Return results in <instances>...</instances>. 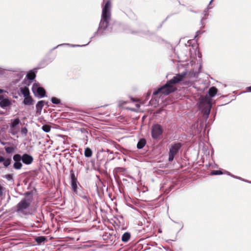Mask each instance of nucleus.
Here are the masks:
<instances>
[{
	"label": "nucleus",
	"mask_w": 251,
	"mask_h": 251,
	"mask_svg": "<svg viewBox=\"0 0 251 251\" xmlns=\"http://www.w3.org/2000/svg\"><path fill=\"white\" fill-rule=\"evenodd\" d=\"M186 72H183L181 74H177L176 75L174 76L172 79L167 81L165 85L154 91L153 94L154 95H156L159 93H161L165 95H168L174 92L176 90V87L175 85L182 81L186 76Z\"/></svg>",
	"instance_id": "f257e3e1"
},
{
	"label": "nucleus",
	"mask_w": 251,
	"mask_h": 251,
	"mask_svg": "<svg viewBox=\"0 0 251 251\" xmlns=\"http://www.w3.org/2000/svg\"><path fill=\"white\" fill-rule=\"evenodd\" d=\"M32 199L26 197L22 200L16 206L15 211L20 215H28L32 213L31 207Z\"/></svg>",
	"instance_id": "f03ea898"
},
{
	"label": "nucleus",
	"mask_w": 251,
	"mask_h": 251,
	"mask_svg": "<svg viewBox=\"0 0 251 251\" xmlns=\"http://www.w3.org/2000/svg\"><path fill=\"white\" fill-rule=\"evenodd\" d=\"M111 3L107 1L102 8V17L99 25V29H105L110 19Z\"/></svg>",
	"instance_id": "7ed1b4c3"
},
{
	"label": "nucleus",
	"mask_w": 251,
	"mask_h": 251,
	"mask_svg": "<svg viewBox=\"0 0 251 251\" xmlns=\"http://www.w3.org/2000/svg\"><path fill=\"white\" fill-rule=\"evenodd\" d=\"M199 106V108L203 112L204 115L208 117L211 108L210 100L207 96L201 97L200 98Z\"/></svg>",
	"instance_id": "20e7f679"
},
{
	"label": "nucleus",
	"mask_w": 251,
	"mask_h": 251,
	"mask_svg": "<svg viewBox=\"0 0 251 251\" xmlns=\"http://www.w3.org/2000/svg\"><path fill=\"white\" fill-rule=\"evenodd\" d=\"M32 90L34 95L40 98H43L46 96L45 89L41 87L38 83H35L33 84Z\"/></svg>",
	"instance_id": "39448f33"
},
{
	"label": "nucleus",
	"mask_w": 251,
	"mask_h": 251,
	"mask_svg": "<svg viewBox=\"0 0 251 251\" xmlns=\"http://www.w3.org/2000/svg\"><path fill=\"white\" fill-rule=\"evenodd\" d=\"M181 147V144L179 143H175L171 145L169 153V160L170 161L173 160L175 156L178 152Z\"/></svg>",
	"instance_id": "423d86ee"
},
{
	"label": "nucleus",
	"mask_w": 251,
	"mask_h": 251,
	"mask_svg": "<svg viewBox=\"0 0 251 251\" xmlns=\"http://www.w3.org/2000/svg\"><path fill=\"white\" fill-rule=\"evenodd\" d=\"M163 128L162 126L156 124L152 126L151 128V136L154 139H157L162 133Z\"/></svg>",
	"instance_id": "0eeeda50"
},
{
	"label": "nucleus",
	"mask_w": 251,
	"mask_h": 251,
	"mask_svg": "<svg viewBox=\"0 0 251 251\" xmlns=\"http://www.w3.org/2000/svg\"><path fill=\"white\" fill-rule=\"evenodd\" d=\"M19 123L20 120L19 118H16L14 120L11 121L10 127V132L12 135H15L18 132L19 130Z\"/></svg>",
	"instance_id": "6e6552de"
},
{
	"label": "nucleus",
	"mask_w": 251,
	"mask_h": 251,
	"mask_svg": "<svg viewBox=\"0 0 251 251\" xmlns=\"http://www.w3.org/2000/svg\"><path fill=\"white\" fill-rule=\"evenodd\" d=\"M13 160L15 163L13 165V167L17 170H19L22 167V164L21 162V156L20 154H16L13 156Z\"/></svg>",
	"instance_id": "1a4fd4ad"
},
{
	"label": "nucleus",
	"mask_w": 251,
	"mask_h": 251,
	"mask_svg": "<svg viewBox=\"0 0 251 251\" xmlns=\"http://www.w3.org/2000/svg\"><path fill=\"white\" fill-rule=\"evenodd\" d=\"M71 187L73 191L75 193H77V180L76 178L75 177L74 174H71Z\"/></svg>",
	"instance_id": "9d476101"
},
{
	"label": "nucleus",
	"mask_w": 251,
	"mask_h": 251,
	"mask_svg": "<svg viewBox=\"0 0 251 251\" xmlns=\"http://www.w3.org/2000/svg\"><path fill=\"white\" fill-rule=\"evenodd\" d=\"M21 160L26 165H29L31 164L33 162V157L26 153L24 154L22 156H21Z\"/></svg>",
	"instance_id": "9b49d317"
},
{
	"label": "nucleus",
	"mask_w": 251,
	"mask_h": 251,
	"mask_svg": "<svg viewBox=\"0 0 251 251\" xmlns=\"http://www.w3.org/2000/svg\"><path fill=\"white\" fill-rule=\"evenodd\" d=\"M0 98L1 97L0 96ZM10 105V101L7 99H0V106L1 107L4 108L9 106Z\"/></svg>",
	"instance_id": "f8f14e48"
},
{
	"label": "nucleus",
	"mask_w": 251,
	"mask_h": 251,
	"mask_svg": "<svg viewBox=\"0 0 251 251\" xmlns=\"http://www.w3.org/2000/svg\"><path fill=\"white\" fill-rule=\"evenodd\" d=\"M46 103L45 101L44 100H40L37 102L36 105V112L37 113H41L42 108Z\"/></svg>",
	"instance_id": "ddd939ff"
},
{
	"label": "nucleus",
	"mask_w": 251,
	"mask_h": 251,
	"mask_svg": "<svg viewBox=\"0 0 251 251\" xmlns=\"http://www.w3.org/2000/svg\"><path fill=\"white\" fill-rule=\"evenodd\" d=\"M25 99L23 100V103L26 105H30L33 104V99L30 96L24 97Z\"/></svg>",
	"instance_id": "4468645a"
},
{
	"label": "nucleus",
	"mask_w": 251,
	"mask_h": 251,
	"mask_svg": "<svg viewBox=\"0 0 251 251\" xmlns=\"http://www.w3.org/2000/svg\"><path fill=\"white\" fill-rule=\"evenodd\" d=\"M20 91L24 97L29 96L30 95L29 89L26 87L21 88Z\"/></svg>",
	"instance_id": "2eb2a0df"
},
{
	"label": "nucleus",
	"mask_w": 251,
	"mask_h": 251,
	"mask_svg": "<svg viewBox=\"0 0 251 251\" xmlns=\"http://www.w3.org/2000/svg\"><path fill=\"white\" fill-rule=\"evenodd\" d=\"M217 93V89L215 87H211L208 90V94L211 97H214Z\"/></svg>",
	"instance_id": "dca6fc26"
},
{
	"label": "nucleus",
	"mask_w": 251,
	"mask_h": 251,
	"mask_svg": "<svg viewBox=\"0 0 251 251\" xmlns=\"http://www.w3.org/2000/svg\"><path fill=\"white\" fill-rule=\"evenodd\" d=\"M146 143V140L144 139H141L138 142L137 148L139 149H141L145 146Z\"/></svg>",
	"instance_id": "f3484780"
},
{
	"label": "nucleus",
	"mask_w": 251,
	"mask_h": 251,
	"mask_svg": "<svg viewBox=\"0 0 251 251\" xmlns=\"http://www.w3.org/2000/svg\"><path fill=\"white\" fill-rule=\"evenodd\" d=\"M130 237V234L128 232H125L122 235V241H123L124 242H126L129 240Z\"/></svg>",
	"instance_id": "a211bd4d"
},
{
	"label": "nucleus",
	"mask_w": 251,
	"mask_h": 251,
	"mask_svg": "<svg viewBox=\"0 0 251 251\" xmlns=\"http://www.w3.org/2000/svg\"><path fill=\"white\" fill-rule=\"evenodd\" d=\"M84 155H85V156L86 157H91L92 155V151L89 148H87L85 150Z\"/></svg>",
	"instance_id": "6ab92c4d"
},
{
	"label": "nucleus",
	"mask_w": 251,
	"mask_h": 251,
	"mask_svg": "<svg viewBox=\"0 0 251 251\" xmlns=\"http://www.w3.org/2000/svg\"><path fill=\"white\" fill-rule=\"evenodd\" d=\"M51 127L50 126L48 125H45L42 126V129L45 132H49L50 131Z\"/></svg>",
	"instance_id": "aec40b11"
},
{
	"label": "nucleus",
	"mask_w": 251,
	"mask_h": 251,
	"mask_svg": "<svg viewBox=\"0 0 251 251\" xmlns=\"http://www.w3.org/2000/svg\"><path fill=\"white\" fill-rule=\"evenodd\" d=\"M35 74L33 72H30L27 74V77L29 80H33L35 77Z\"/></svg>",
	"instance_id": "412c9836"
},
{
	"label": "nucleus",
	"mask_w": 251,
	"mask_h": 251,
	"mask_svg": "<svg viewBox=\"0 0 251 251\" xmlns=\"http://www.w3.org/2000/svg\"><path fill=\"white\" fill-rule=\"evenodd\" d=\"M11 162V158H7L6 159H5L4 158V161H3V164L5 167H7L8 166L10 165Z\"/></svg>",
	"instance_id": "4be33fe9"
},
{
	"label": "nucleus",
	"mask_w": 251,
	"mask_h": 251,
	"mask_svg": "<svg viewBox=\"0 0 251 251\" xmlns=\"http://www.w3.org/2000/svg\"><path fill=\"white\" fill-rule=\"evenodd\" d=\"M5 150L7 153H11L14 151V148L13 147H5Z\"/></svg>",
	"instance_id": "5701e85b"
},
{
	"label": "nucleus",
	"mask_w": 251,
	"mask_h": 251,
	"mask_svg": "<svg viewBox=\"0 0 251 251\" xmlns=\"http://www.w3.org/2000/svg\"><path fill=\"white\" fill-rule=\"evenodd\" d=\"M51 101L54 104H58L60 103V100L56 97H52Z\"/></svg>",
	"instance_id": "b1692460"
},
{
	"label": "nucleus",
	"mask_w": 251,
	"mask_h": 251,
	"mask_svg": "<svg viewBox=\"0 0 251 251\" xmlns=\"http://www.w3.org/2000/svg\"><path fill=\"white\" fill-rule=\"evenodd\" d=\"M35 240L38 243L41 244L45 241V238L44 237H38L36 238Z\"/></svg>",
	"instance_id": "393cba45"
},
{
	"label": "nucleus",
	"mask_w": 251,
	"mask_h": 251,
	"mask_svg": "<svg viewBox=\"0 0 251 251\" xmlns=\"http://www.w3.org/2000/svg\"><path fill=\"white\" fill-rule=\"evenodd\" d=\"M226 174H227L228 175L231 176L232 177H233L234 178H236L237 179H239L242 180L244 181V180L242 178H241V177H238V176H234L233 175H232L230 174V173H229L228 172H226ZM245 181L251 183V181H247V180H245Z\"/></svg>",
	"instance_id": "a878e982"
},
{
	"label": "nucleus",
	"mask_w": 251,
	"mask_h": 251,
	"mask_svg": "<svg viewBox=\"0 0 251 251\" xmlns=\"http://www.w3.org/2000/svg\"><path fill=\"white\" fill-rule=\"evenodd\" d=\"M4 178H5L8 181H13V176L12 175H6L4 176Z\"/></svg>",
	"instance_id": "bb28decb"
},
{
	"label": "nucleus",
	"mask_w": 251,
	"mask_h": 251,
	"mask_svg": "<svg viewBox=\"0 0 251 251\" xmlns=\"http://www.w3.org/2000/svg\"><path fill=\"white\" fill-rule=\"evenodd\" d=\"M222 174H223V173L221 171H219V170L213 171L211 173V174L212 175H222Z\"/></svg>",
	"instance_id": "cd10ccee"
},
{
	"label": "nucleus",
	"mask_w": 251,
	"mask_h": 251,
	"mask_svg": "<svg viewBox=\"0 0 251 251\" xmlns=\"http://www.w3.org/2000/svg\"><path fill=\"white\" fill-rule=\"evenodd\" d=\"M5 188L0 184V199H1L3 192L5 191Z\"/></svg>",
	"instance_id": "c85d7f7f"
},
{
	"label": "nucleus",
	"mask_w": 251,
	"mask_h": 251,
	"mask_svg": "<svg viewBox=\"0 0 251 251\" xmlns=\"http://www.w3.org/2000/svg\"><path fill=\"white\" fill-rule=\"evenodd\" d=\"M21 132L23 134H26L27 132V129L25 127H23L21 129Z\"/></svg>",
	"instance_id": "c756f323"
},
{
	"label": "nucleus",
	"mask_w": 251,
	"mask_h": 251,
	"mask_svg": "<svg viewBox=\"0 0 251 251\" xmlns=\"http://www.w3.org/2000/svg\"><path fill=\"white\" fill-rule=\"evenodd\" d=\"M65 44H60V45H59L57 46V47L58 46H63V45H64ZM66 45H67V46H72V47H79L80 46L79 45H70V44H65Z\"/></svg>",
	"instance_id": "7c9ffc66"
},
{
	"label": "nucleus",
	"mask_w": 251,
	"mask_h": 251,
	"mask_svg": "<svg viewBox=\"0 0 251 251\" xmlns=\"http://www.w3.org/2000/svg\"><path fill=\"white\" fill-rule=\"evenodd\" d=\"M4 161V157L0 156V163Z\"/></svg>",
	"instance_id": "2f4dec72"
},
{
	"label": "nucleus",
	"mask_w": 251,
	"mask_h": 251,
	"mask_svg": "<svg viewBox=\"0 0 251 251\" xmlns=\"http://www.w3.org/2000/svg\"><path fill=\"white\" fill-rule=\"evenodd\" d=\"M201 34V32L200 31H198L197 32H196V36L195 37H196L197 36H199V34Z\"/></svg>",
	"instance_id": "473e14b6"
},
{
	"label": "nucleus",
	"mask_w": 251,
	"mask_h": 251,
	"mask_svg": "<svg viewBox=\"0 0 251 251\" xmlns=\"http://www.w3.org/2000/svg\"><path fill=\"white\" fill-rule=\"evenodd\" d=\"M247 89L249 91L251 92V86L247 87Z\"/></svg>",
	"instance_id": "72a5a7b5"
},
{
	"label": "nucleus",
	"mask_w": 251,
	"mask_h": 251,
	"mask_svg": "<svg viewBox=\"0 0 251 251\" xmlns=\"http://www.w3.org/2000/svg\"><path fill=\"white\" fill-rule=\"evenodd\" d=\"M3 92H4L3 90L0 89V93H2Z\"/></svg>",
	"instance_id": "f704fd0d"
},
{
	"label": "nucleus",
	"mask_w": 251,
	"mask_h": 251,
	"mask_svg": "<svg viewBox=\"0 0 251 251\" xmlns=\"http://www.w3.org/2000/svg\"><path fill=\"white\" fill-rule=\"evenodd\" d=\"M213 0H211V1H210V2H209V4H210L212 3V1H213Z\"/></svg>",
	"instance_id": "c9c22d12"
},
{
	"label": "nucleus",
	"mask_w": 251,
	"mask_h": 251,
	"mask_svg": "<svg viewBox=\"0 0 251 251\" xmlns=\"http://www.w3.org/2000/svg\"><path fill=\"white\" fill-rule=\"evenodd\" d=\"M136 106L139 107V105L137 104H136Z\"/></svg>",
	"instance_id": "e433bc0d"
},
{
	"label": "nucleus",
	"mask_w": 251,
	"mask_h": 251,
	"mask_svg": "<svg viewBox=\"0 0 251 251\" xmlns=\"http://www.w3.org/2000/svg\"><path fill=\"white\" fill-rule=\"evenodd\" d=\"M124 103H125V102H123L122 104H124Z\"/></svg>",
	"instance_id": "4c0bfd02"
}]
</instances>
